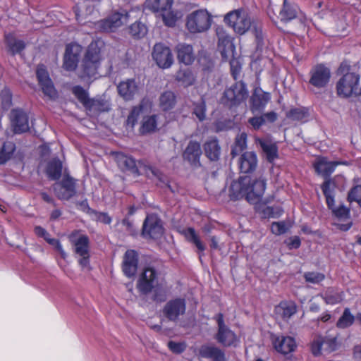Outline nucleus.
Masks as SVG:
<instances>
[{"label": "nucleus", "instance_id": "nucleus-20", "mask_svg": "<svg viewBox=\"0 0 361 361\" xmlns=\"http://www.w3.org/2000/svg\"><path fill=\"white\" fill-rule=\"evenodd\" d=\"M152 55L157 65L161 68H169L173 63L171 49L162 43L155 44Z\"/></svg>", "mask_w": 361, "mask_h": 361}, {"label": "nucleus", "instance_id": "nucleus-4", "mask_svg": "<svg viewBox=\"0 0 361 361\" xmlns=\"http://www.w3.org/2000/svg\"><path fill=\"white\" fill-rule=\"evenodd\" d=\"M212 22V14L207 9L201 8L187 16L185 27L192 34L202 33L209 30Z\"/></svg>", "mask_w": 361, "mask_h": 361}, {"label": "nucleus", "instance_id": "nucleus-46", "mask_svg": "<svg viewBox=\"0 0 361 361\" xmlns=\"http://www.w3.org/2000/svg\"><path fill=\"white\" fill-rule=\"evenodd\" d=\"M13 105V94L8 87H4L0 92V109L8 111Z\"/></svg>", "mask_w": 361, "mask_h": 361}, {"label": "nucleus", "instance_id": "nucleus-16", "mask_svg": "<svg viewBox=\"0 0 361 361\" xmlns=\"http://www.w3.org/2000/svg\"><path fill=\"white\" fill-rule=\"evenodd\" d=\"M82 50V46L76 42H71L66 46L62 66L64 70L69 72L75 71Z\"/></svg>", "mask_w": 361, "mask_h": 361}, {"label": "nucleus", "instance_id": "nucleus-63", "mask_svg": "<svg viewBox=\"0 0 361 361\" xmlns=\"http://www.w3.org/2000/svg\"><path fill=\"white\" fill-rule=\"evenodd\" d=\"M248 123L252 126L255 130H258L265 123L264 116H253L248 119Z\"/></svg>", "mask_w": 361, "mask_h": 361}, {"label": "nucleus", "instance_id": "nucleus-26", "mask_svg": "<svg viewBox=\"0 0 361 361\" xmlns=\"http://www.w3.org/2000/svg\"><path fill=\"white\" fill-rule=\"evenodd\" d=\"M271 340L274 348L283 355L295 351L297 347L294 338L289 336H275L272 337Z\"/></svg>", "mask_w": 361, "mask_h": 361}, {"label": "nucleus", "instance_id": "nucleus-36", "mask_svg": "<svg viewBox=\"0 0 361 361\" xmlns=\"http://www.w3.org/2000/svg\"><path fill=\"white\" fill-rule=\"evenodd\" d=\"M321 297L327 305H336L341 302L345 298V293L342 290L334 287H329L325 292L321 294Z\"/></svg>", "mask_w": 361, "mask_h": 361}, {"label": "nucleus", "instance_id": "nucleus-24", "mask_svg": "<svg viewBox=\"0 0 361 361\" xmlns=\"http://www.w3.org/2000/svg\"><path fill=\"white\" fill-rule=\"evenodd\" d=\"M298 311V306L293 300H281L275 306L274 312L276 318L288 322Z\"/></svg>", "mask_w": 361, "mask_h": 361}, {"label": "nucleus", "instance_id": "nucleus-34", "mask_svg": "<svg viewBox=\"0 0 361 361\" xmlns=\"http://www.w3.org/2000/svg\"><path fill=\"white\" fill-rule=\"evenodd\" d=\"M205 156L211 161H217L221 155V147L218 139L212 137L203 145Z\"/></svg>", "mask_w": 361, "mask_h": 361}, {"label": "nucleus", "instance_id": "nucleus-23", "mask_svg": "<svg viewBox=\"0 0 361 361\" xmlns=\"http://www.w3.org/2000/svg\"><path fill=\"white\" fill-rule=\"evenodd\" d=\"M11 121L13 131L20 134L29 130V118L27 114L21 109H13L11 112Z\"/></svg>", "mask_w": 361, "mask_h": 361}, {"label": "nucleus", "instance_id": "nucleus-43", "mask_svg": "<svg viewBox=\"0 0 361 361\" xmlns=\"http://www.w3.org/2000/svg\"><path fill=\"white\" fill-rule=\"evenodd\" d=\"M356 320V315L354 316L349 307H345L343 314L336 322V327L340 329H345L350 327Z\"/></svg>", "mask_w": 361, "mask_h": 361}, {"label": "nucleus", "instance_id": "nucleus-8", "mask_svg": "<svg viewBox=\"0 0 361 361\" xmlns=\"http://www.w3.org/2000/svg\"><path fill=\"white\" fill-rule=\"evenodd\" d=\"M224 22L238 35H244L252 26L249 13L243 8L228 12L224 17Z\"/></svg>", "mask_w": 361, "mask_h": 361}, {"label": "nucleus", "instance_id": "nucleus-37", "mask_svg": "<svg viewBox=\"0 0 361 361\" xmlns=\"http://www.w3.org/2000/svg\"><path fill=\"white\" fill-rule=\"evenodd\" d=\"M159 102V108L163 111L167 112L175 107L177 102V97L173 92L166 90L161 94Z\"/></svg>", "mask_w": 361, "mask_h": 361}, {"label": "nucleus", "instance_id": "nucleus-1", "mask_svg": "<svg viewBox=\"0 0 361 361\" xmlns=\"http://www.w3.org/2000/svg\"><path fill=\"white\" fill-rule=\"evenodd\" d=\"M266 185V180L262 177L252 180L250 176H240L232 182L229 195L233 200L245 198L250 203H257L264 195Z\"/></svg>", "mask_w": 361, "mask_h": 361}, {"label": "nucleus", "instance_id": "nucleus-13", "mask_svg": "<svg viewBox=\"0 0 361 361\" xmlns=\"http://www.w3.org/2000/svg\"><path fill=\"white\" fill-rule=\"evenodd\" d=\"M158 276L159 273L154 267H145L137 283L139 291L145 295L151 293L158 284Z\"/></svg>", "mask_w": 361, "mask_h": 361}, {"label": "nucleus", "instance_id": "nucleus-9", "mask_svg": "<svg viewBox=\"0 0 361 361\" xmlns=\"http://www.w3.org/2000/svg\"><path fill=\"white\" fill-rule=\"evenodd\" d=\"M52 188L59 200L68 201L77 194V180L69 173H65L62 179L57 180Z\"/></svg>", "mask_w": 361, "mask_h": 361}, {"label": "nucleus", "instance_id": "nucleus-44", "mask_svg": "<svg viewBox=\"0 0 361 361\" xmlns=\"http://www.w3.org/2000/svg\"><path fill=\"white\" fill-rule=\"evenodd\" d=\"M247 138V135L245 133H242L236 136L231 151V155L233 158L239 155L246 149Z\"/></svg>", "mask_w": 361, "mask_h": 361}, {"label": "nucleus", "instance_id": "nucleus-10", "mask_svg": "<svg viewBox=\"0 0 361 361\" xmlns=\"http://www.w3.org/2000/svg\"><path fill=\"white\" fill-rule=\"evenodd\" d=\"M360 79L359 73H347L342 75L336 83V92L339 97L348 98L356 94Z\"/></svg>", "mask_w": 361, "mask_h": 361}, {"label": "nucleus", "instance_id": "nucleus-64", "mask_svg": "<svg viewBox=\"0 0 361 361\" xmlns=\"http://www.w3.org/2000/svg\"><path fill=\"white\" fill-rule=\"evenodd\" d=\"M289 249H298L301 245V240L298 236L291 237L288 239L287 243Z\"/></svg>", "mask_w": 361, "mask_h": 361}, {"label": "nucleus", "instance_id": "nucleus-12", "mask_svg": "<svg viewBox=\"0 0 361 361\" xmlns=\"http://www.w3.org/2000/svg\"><path fill=\"white\" fill-rule=\"evenodd\" d=\"M310 85L317 89L326 87L331 79V70L324 63H317L310 71Z\"/></svg>", "mask_w": 361, "mask_h": 361}, {"label": "nucleus", "instance_id": "nucleus-47", "mask_svg": "<svg viewBox=\"0 0 361 361\" xmlns=\"http://www.w3.org/2000/svg\"><path fill=\"white\" fill-rule=\"evenodd\" d=\"M129 34L135 39H141L147 33V27L140 21H136L131 24L129 27Z\"/></svg>", "mask_w": 361, "mask_h": 361}, {"label": "nucleus", "instance_id": "nucleus-25", "mask_svg": "<svg viewBox=\"0 0 361 361\" xmlns=\"http://www.w3.org/2000/svg\"><path fill=\"white\" fill-rule=\"evenodd\" d=\"M344 164L341 161H329L326 157H320L313 164L315 172L321 175L324 181L330 178L331 175L334 172L337 166Z\"/></svg>", "mask_w": 361, "mask_h": 361}, {"label": "nucleus", "instance_id": "nucleus-6", "mask_svg": "<svg viewBox=\"0 0 361 361\" xmlns=\"http://www.w3.org/2000/svg\"><path fill=\"white\" fill-rule=\"evenodd\" d=\"M248 97L247 85L243 80L235 81L229 87L226 88L221 97V102L230 109L237 108Z\"/></svg>", "mask_w": 361, "mask_h": 361}, {"label": "nucleus", "instance_id": "nucleus-2", "mask_svg": "<svg viewBox=\"0 0 361 361\" xmlns=\"http://www.w3.org/2000/svg\"><path fill=\"white\" fill-rule=\"evenodd\" d=\"M336 188V183L334 179L326 180L321 185L326 205L329 209L331 210L333 216L340 221L348 220L345 224H334L338 229L345 232L350 230L353 226V221L350 220V209L343 204H341L338 207H334Z\"/></svg>", "mask_w": 361, "mask_h": 361}, {"label": "nucleus", "instance_id": "nucleus-40", "mask_svg": "<svg viewBox=\"0 0 361 361\" xmlns=\"http://www.w3.org/2000/svg\"><path fill=\"white\" fill-rule=\"evenodd\" d=\"M176 80L184 87L192 85L196 80V77L192 71L189 68L180 69L176 74Z\"/></svg>", "mask_w": 361, "mask_h": 361}, {"label": "nucleus", "instance_id": "nucleus-52", "mask_svg": "<svg viewBox=\"0 0 361 361\" xmlns=\"http://www.w3.org/2000/svg\"><path fill=\"white\" fill-rule=\"evenodd\" d=\"M262 148L266 154L267 159L269 162H273L278 158V147L275 144H262Z\"/></svg>", "mask_w": 361, "mask_h": 361}, {"label": "nucleus", "instance_id": "nucleus-35", "mask_svg": "<svg viewBox=\"0 0 361 361\" xmlns=\"http://www.w3.org/2000/svg\"><path fill=\"white\" fill-rule=\"evenodd\" d=\"M62 170V161L58 157H54L48 161L45 173L49 180H59L61 177Z\"/></svg>", "mask_w": 361, "mask_h": 361}, {"label": "nucleus", "instance_id": "nucleus-14", "mask_svg": "<svg viewBox=\"0 0 361 361\" xmlns=\"http://www.w3.org/2000/svg\"><path fill=\"white\" fill-rule=\"evenodd\" d=\"M164 234L161 219L154 214L147 215L142 228V235L146 239L157 240Z\"/></svg>", "mask_w": 361, "mask_h": 361}, {"label": "nucleus", "instance_id": "nucleus-5", "mask_svg": "<svg viewBox=\"0 0 361 361\" xmlns=\"http://www.w3.org/2000/svg\"><path fill=\"white\" fill-rule=\"evenodd\" d=\"M80 230L73 231L68 236L74 247V252L79 255L78 264L82 268L90 267V238L87 235L80 234Z\"/></svg>", "mask_w": 361, "mask_h": 361}, {"label": "nucleus", "instance_id": "nucleus-33", "mask_svg": "<svg viewBox=\"0 0 361 361\" xmlns=\"http://www.w3.org/2000/svg\"><path fill=\"white\" fill-rule=\"evenodd\" d=\"M176 51L177 59L179 63H184L185 65H190L194 62L195 56L192 45L178 44L176 47Z\"/></svg>", "mask_w": 361, "mask_h": 361}, {"label": "nucleus", "instance_id": "nucleus-27", "mask_svg": "<svg viewBox=\"0 0 361 361\" xmlns=\"http://www.w3.org/2000/svg\"><path fill=\"white\" fill-rule=\"evenodd\" d=\"M218 35L217 47L224 60H227L230 56H233L235 51V45L233 38L225 32H219Z\"/></svg>", "mask_w": 361, "mask_h": 361}, {"label": "nucleus", "instance_id": "nucleus-42", "mask_svg": "<svg viewBox=\"0 0 361 361\" xmlns=\"http://www.w3.org/2000/svg\"><path fill=\"white\" fill-rule=\"evenodd\" d=\"M173 3V0H146L147 8L154 13L170 10Z\"/></svg>", "mask_w": 361, "mask_h": 361}, {"label": "nucleus", "instance_id": "nucleus-32", "mask_svg": "<svg viewBox=\"0 0 361 361\" xmlns=\"http://www.w3.org/2000/svg\"><path fill=\"white\" fill-rule=\"evenodd\" d=\"M181 234L185 237V240L193 244L197 249L200 260L202 261V256L204 255V252L206 250V245L201 240L200 236L196 233V231L192 227H188L183 229Z\"/></svg>", "mask_w": 361, "mask_h": 361}, {"label": "nucleus", "instance_id": "nucleus-57", "mask_svg": "<svg viewBox=\"0 0 361 361\" xmlns=\"http://www.w3.org/2000/svg\"><path fill=\"white\" fill-rule=\"evenodd\" d=\"M152 300L156 302H162L166 300V291L159 283L156 285L152 291Z\"/></svg>", "mask_w": 361, "mask_h": 361}, {"label": "nucleus", "instance_id": "nucleus-58", "mask_svg": "<svg viewBox=\"0 0 361 361\" xmlns=\"http://www.w3.org/2000/svg\"><path fill=\"white\" fill-rule=\"evenodd\" d=\"M324 345L323 336H319L311 343V352L314 356H319L322 354V349Z\"/></svg>", "mask_w": 361, "mask_h": 361}, {"label": "nucleus", "instance_id": "nucleus-59", "mask_svg": "<svg viewBox=\"0 0 361 361\" xmlns=\"http://www.w3.org/2000/svg\"><path fill=\"white\" fill-rule=\"evenodd\" d=\"M169 349L175 354H180L186 349V344L184 342H175L169 341L167 343Z\"/></svg>", "mask_w": 361, "mask_h": 361}, {"label": "nucleus", "instance_id": "nucleus-30", "mask_svg": "<svg viewBox=\"0 0 361 361\" xmlns=\"http://www.w3.org/2000/svg\"><path fill=\"white\" fill-rule=\"evenodd\" d=\"M4 42L7 52L13 56L20 54L26 47V43L22 39H17L11 32L5 34Z\"/></svg>", "mask_w": 361, "mask_h": 361}, {"label": "nucleus", "instance_id": "nucleus-17", "mask_svg": "<svg viewBox=\"0 0 361 361\" xmlns=\"http://www.w3.org/2000/svg\"><path fill=\"white\" fill-rule=\"evenodd\" d=\"M186 302L184 298H176L169 300L163 308L164 317L169 321L176 322L180 316L185 314Z\"/></svg>", "mask_w": 361, "mask_h": 361}, {"label": "nucleus", "instance_id": "nucleus-29", "mask_svg": "<svg viewBox=\"0 0 361 361\" xmlns=\"http://www.w3.org/2000/svg\"><path fill=\"white\" fill-rule=\"evenodd\" d=\"M119 95L125 101H131L138 91V85L135 79L121 81L117 86Z\"/></svg>", "mask_w": 361, "mask_h": 361}, {"label": "nucleus", "instance_id": "nucleus-3", "mask_svg": "<svg viewBox=\"0 0 361 361\" xmlns=\"http://www.w3.org/2000/svg\"><path fill=\"white\" fill-rule=\"evenodd\" d=\"M100 43L98 41H93L88 45L80 65V79H90L97 74L101 61Z\"/></svg>", "mask_w": 361, "mask_h": 361}, {"label": "nucleus", "instance_id": "nucleus-21", "mask_svg": "<svg viewBox=\"0 0 361 361\" xmlns=\"http://www.w3.org/2000/svg\"><path fill=\"white\" fill-rule=\"evenodd\" d=\"M202 155V151L200 143L195 140H190L183 152V159L192 168L198 169L202 166L200 162Z\"/></svg>", "mask_w": 361, "mask_h": 361}, {"label": "nucleus", "instance_id": "nucleus-22", "mask_svg": "<svg viewBox=\"0 0 361 361\" xmlns=\"http://www.w3.org/2000/svg\"><path fill=\"white\" fill-rule=\"evenodd\" d=\"M138 262V252L135 250H127L122 262V271L124 275L128 278L133 277L137 273Z\"/></svg>", "mask_w": 361, "mask_h": 361}, {"label": "nucleus", "instance_id": "nucleus-48", "mask_svg": "<svg viewBox=\"0 0 361 361\" xmlns=\"http://www.w3.org/2000/svg\"><path fill=\"white\" fill-rule=\"evenodd\" d=\"M16 150V145L13 142H4L0 149V164H5L8 161Z\"/></svg>", "mask_w": 361, "mask_h": 361}, {"label": "nucleus", "instance_id": "nucleus-19", "mask_svg": "<svg viewBox=\"0 0 361 361\" xmlns=\"http://www.w3.org/2000/svg\"><path fill=\"white\" fill-rule=\"evenodd\" d=\"M115 161L118 169L125 173L131 174L134 176L140 175L136 160L130 155L121 152H113Z\"/></svg>", "mask_w": 361, "mask_h": 361}, {"label": "nucleus", "instance_id": "nucleus-41", "mask_svg": "<svg viewBox=\"0 0 361 361\" xmlns=\"http://www.w3.org/2000/svg\"><path fill=\"white\" fill-rule=\"evenodd\" d=\"M85 109L95 114H100L102 112L109 111L110 110V104L104 99L91 98L90 102L87 106H85Z\"/></svg>", "mask_w": 361, "mask_h": 361}, {"label": "nucleus", "instance_id": "nucleus-62", "mask_svg": "<svg viewBox=\"0 0 361 361\" xmlns=\"http://www.w3.org/2000/svg\"><path fill=\"white\" fill-rule=\"evenodd\" d=\"M92 213L95 214L97 221H100L104 224L109 225L112 221L111 217L106 212L92 210Z\"/></svg>", "mask_w": 361, "mask_h": 361}, {"label": "nucleus", "instance_id": "nucleus-54", "mask_svg": "<svg viewBox=\"0 0 361 361\" xmlns=\"http://www.w3.org/2000/svg\"><path fill=\"white\" fill-rule=\"evenodd\" d=\"M303 277L306 282L317 284L325 279V275L317 271H307L304 273Z\"/></svg>", "mask_w": 361, "mask_h": 361}, {"label": "nucleus", "instance_id": "nucleus-28", "mask_svg": "<svg viewBox=\"0 0 361 361\" xmlns=\"http://www.w3.org/2000/svg\"><path fill=\"white\" fill-rule=\"evenodd\" d=\"M238 166L240 173H250L257 166V157L254 152H245L239 158Z\"/></svg>", "mask_w": 361, "mask_h": 361}, {"label": "nucleus", "instance_id": "nucleus-15", "mask_svg": "<svg viewBox=\"0 0 361 361\" xmlns=\"http://www.w3.org/2000/svg\"><path fill=\"white\" fill-rule=\"evenodd\" d=\"M36 77L42 92L50 99L54 100L58 97V92L56 90L46 66L44 64H39L36 69Z\"/></svg>", "mask_w": 361, "mask_h": 361}, {"label": "nucleus", "instance_id": "nucleus-55", "mask_svg": "<svg viewBox=\"0 0 361 361\" xmlns=\"http://www.w3.org/2000/svg\"><path fill=\"white\" fill-rule=\"evenodd\" d=\"M348 200L350 202H355L361 207V185H356L350 190Z\"/></svg>", "mask_w": 361, "mask_h": 361}, {"label": "nucleus", "instance_id": "nucleus-61", "mask_svg": "<svg viewBox=\"0 0 361 361\" xmlns=\"http://www.w3.org/2000/svg\"><path fill=\"white\" fill-rule=\"evenodd\" d=\"M271 231L274 234L280 235L287 231V228L284 221L273 222L271 226Z\"/></svg>", "mask_w": 361, "mask_h": 361}, {"label": "nucleus", "instance_id": "nucleus-18", "mask_svg": "<svg viewBox=\"0 0 361 361\" xmlns=\"http://www.w3.org/2000/svg\"><path fill=\"white\" fill-rule=\"evenodd\" d=\"M271 100V94L264 91L260 87L253 89L249 99L250 109L252 113H261Z\"/></svg>", "mask_w": 361, "mask_h": 361}, {"label": "nucleus", "instance_id": "nucleus-51", "mask_svg": "<svg viewBox=\"0 0 361 361\" xmlns=\"http://www.w3.org/2000/svg\"><path fill=\"white\" fill-rule=\"evenodd\" d=\"M324 350L331 353L338 350L340 343L338 341V334L335 336H323Z\"/></svg>", "mask_w": 361, "mask_h": 361}, {"label": "nucleus", "instance_id": "nucleus-11", "mask_svg": "<svg viewBox=\"0 0 361 361\" xmlns=\"http://www.w3.org/2000/svg\"><path fill=\"white\" fill-rule=\"evenodd\" d=\"M129 18L128 11H116L109 15L107 18L100 20L97 22L98 29L104 32H114L118 27L123 23H127Z\"/></svg>", "mask_w": 361, "mask_h": 361}, {"label": "nucleus", "instance_id": "nucleus-31", "mask_svg": "<svg viewBox=\"0 0 361 361\" xmlns=\"http://www.w3.org/2000/svg\"><path fill=\"white\" fill-rule=\"evenodd\" d=\"M199 354L202 357L212 359L213 361H226L224 351L214 345H202Z\"/></svg>", "mask_w": 361, "mask_h": 361}, {"label": "nucleus", "instance_id": "nucleus-7", "mask_svg": "<svg viewBox=\"0 0 361 361\" xmlns=\"http://www.w3.org/2000/svg\"><path fill=\"white\" fill-rule=\"evenodd\" d=\"M217 324V331L214 338L218 343L224 347H236L239 343V338L236 334L231 330L225 323L224 315L219 312L214 317Z\"/></svg>", "mask_w": 361, "mask_h": 361}, {"label": "nucleus", "instance_id": "nucleus-50", "mask_svg": "<svg viewBox=\"0 0 361 361\" xmlns=\"http://www.w3.org/2000/svg\"><path fill=\"white\" fill-rule=\"evenodd\" d=\"M192 114L195 115L199 121L202 122L206 118V102L203 98L199 102L193 103Z\"/></svg>", "mask_w": 361, "mask_h": 361}, {"label": "nucleus", "instance_id": "nucleus-56", "mask_svg": "<svg viewBox=\"0 0 361 361\" xmlns=\"http://www.w3.org/2000/svg\"><path fill=\"white\" fill-rule=\"evenodd\" d=\"M307 116V111L302 108H293L287 113V117L293 121H302Z\"/></svg>", "mask_w": 361, "mask_h": 361}, {"label": "nucleus", "instance_id": "nucleus-45", "mask_svg": "<svg viewBox=\"0 0 361 361\" xmlns=\"http://www.w3.org/2000/svg\"><path fill=\"white\" fill-rule=\"evenodd\" d=\"M144 108V100H142L138 105L133 106L126 119L127 126L134 128Z\"/></svg>", "mask_w": 361, "mask_h": 361}, {"label": "nucleus", "instance_id": "nucleus-49", "mask_svg": "<svg viewBox=\"0 0 361 361\" xmlns=\"http://www.w3.org/2000/svg\"><path fill=\"white\" fill-rule=\"evenodd\" d=\"M72 93L85 108L90 102L91 98L89 97L87 91L80 85L73 86L72 88Z\"/></svg>", "mask_w": 361, "mask_h": 361}, {"label": "nucleus", "instance_id": "nucleus-60", "mask_svg": "<svg viewBox=\"0 0 361 361\" xmlns=\"http://www.w3.org/2000/svg\"><path fill=\"white\" fill-rule=\"evenodd\" d=\"M230 67H231V74L233 78L237 81L239 78L240 73L241 71V65L240 62L235 59H232L230 61Z\"/></svg>", "mask_w": 361, "mask_h": 361}, {"label": "nucleus", "instance_id": "nucleus-53", "mask_svg": "<svg viewBox=\"0 0 361 361\" xmlns=\"http://www.w3.org/2000/svg\"><path fill=\"white\" fill-rule=\"evenodd\" d=\"M283 213V210L279 207H274L270 206L264 207L260 214L264 219L278 218Z\"/></svg>", "mask_w": 361, "mask_h": 361}, {"label": "nucleus", "instance_id": "nucleus-38", "mask_svg": "<svg viewBox=\"0 0 361 361\" xmlns=\"http://www.w3.org/2000/svg\"><path fill=\"white\" fill-rule=\"evenodd\" d=\"M158 116L156 114L145 116L143 117L139 133L142 135L155 132L157 129Z\"/></svg>", "mask_w": 361, "mask_h": 361}, {"label": "nucleus", "instance_id": "nucleus-39", "mask_svg": "<svg viewBox=\"0 0 361 361\" xmlns=\"http://www.w3.org/2000/svg\"><path fill=\"white\" fill-rule=\"evenodd\" d=\"M298 11L295 5L283 0L282 8L279 12V18L281 22L288 23L297 17Z\"/></svg>", "mask_w": 361, "mask_h": 361}]
</instances>
